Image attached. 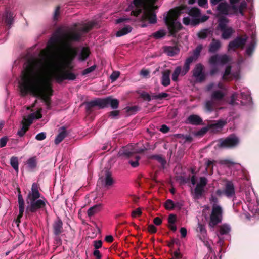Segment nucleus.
Masks as SVG:
<instances>
[{
  "instance_id": "obj_1",
  "label": "nucleus",
  "mask_w": 259,
  "mask_h": 259,
  "mask_svg": "<svg viewBox=\"0 0 259 259\" xmlns=\"http://www.w3.org/2000/svg\"><path fill=\"white\" fill-rule=\"evenodd\" d=\"M51 65L52 61L48 55L37 60L29 61L22 72L21 81L19 83L22 96L31 93L45 103L47 109L51 108V97L53 90L50 79H42L41 75L46 72Z\"/></svg>"
},
{
  "instance_id": "obj_2",
  "label": "nucleus",
  "mask_w": 259,
  "mask_h": 259,
  "mask_svg": "<svg viewBox=\"0 0 259 259\" xmlns=\"http://www.w3.org/2000/svg\"><path fill=\"white\" fill-rule=\"evenodd\" d=\"M38 189V185L36 183H33L31 191L28 193L26 198V202L28 204L26 209L27 214H29L30 213H35L46 206L45 201L41 199H38L41 195Z\"/></svg>"
},
{
  "instance_id": "obj_3",
  "label": "nucleus",
  "mask_w": 259,
  "mask_h": 259,
  "mask_svg": "<svg viewBox=\"0 0 259 259\" xmlns=\"http://www.w3.org/2000/svg\"><path fill=\"white\" fill-rule=\"evenodd\" d=\"M147 149L144 146L139 147L138 144L135 145H128L123 147L122 150L119 152L120 156H123L130 159L128 163L133 167H137L139 166V160L140 157L135 155L138 153H142Z\"/></svg>"
},
{
  "instance_id": "obj_4",
  "label": "nucleus",
  "mask_w": 259,
  "mask_h": 259,
  "mask_svg": "<svg viewBox=\"0 0 259 259\" xmlns=\"http://www.w3.org/2000/svg\"><path fill=\"white\" fill-rule=\"evenodd\" d=\"M94 21L89 22L84 24L78 31H71L64 35V38L68 41L78 42L82 37V32L88 33L95 26Z\"/></svg>"
},
{
  "instance_id": "obj_5",
  "label": "nucleus",
  "mask_w": 259,
  "mask_h": 259,
  "mask_svg": "<svg viewBox=\"0 0 259 259\" xmlns=\"http://www.w3.org/2000/svg\"><path fill=\"white\" fill-rule=\"evenodd\" d=\"M176 11L171 9L169 11L167 15L164 17V21L169 31L170 35L175 36L176 33L181 29L182 26L181 24L176 21L175 17Z\"/></svg>"
},
{
  "instance_id": "obj_6",
  "label": "nucleus",
  "mask_w": 259,
  "mask_h": 259,
  "mask_svg": "<svg viewBox=\"0 0 259 259\" xmlns=\"http://www.w3.org/2000/svg\"><path fill=\"white\" fill-rule=\"evenodd\" d=\"M229 20L224 16H221L218 19L217 29L221 32V38L224 40L229 39L235 32L234 29L231 26H228Z\"/></svg>"
},
{
  "instance_id": "obj_7",
  "label": "nucleus",
  "mask_w": 259,
  "mask_h": 259,
  "mask_svg": "<svg viewBox=\"0 0 259 259\" xmlns=\"http://www.w3.org/2000/svg\"><path fill=\"white\" fill-rule=\"evenodd\" d=\"M158 7L157 6H153L151 5L147 6L145 8L143 14L141 17L142 21L141 27H145L147 26L145 22L148 21L150 24H155L157 22L156 15L154 12L155 9H157Z\"/></svg>"
},
{
  "instance_id": "obj_8",
  "label": "nucleus",
  "mask_w": 259,
  "mask_h": 259,
  "mask_svg": "<svg viewBox=\"0 0 259 259\" xmlns=\"http://www.w3.org/2000/svg\"><path fill=\"white\" fill-rule=\"evenodd\" d=\"M156 0H133L132 3L129 6V10H131V15L138 16L142 11L146 8V3L153 4Z\"/></svg>"
},
{
  "instance_id": "obj_9",
  "label": "nucleus",
  "mask_w": 259,
  "mask_h": 259,
  "mask_svg": "<svg viewBox=\"0 0 259 259\" xmlns=\"http://www.w3.org/2000/svg\"><path fill=\"white\" fill-rule=\"evenodd\" d=\"M64 60L66 67L70 68L72 62L77 56L78 51L76 48L72 47L68 42L64 44Z\"/></svg>"
},
{
  "instance_id": "obj_10",
  "label": "nucleus",
  "mask_w": 259,
  "mask_h": 259,
  "mask_svg": "<svg viewBox=\"0 0 259 259\" xmlns=\"http://www.w3.org/2000/svg\"><path fill=\"white\" fill-rule=\"evenodd\" d=\"M52 77L58 83L64 80H74L76 78V75L69 71L57 69L52 73Z\"/></svg>"
},
{
  "instance_id": "obj_11",
  "label": "nucleus",
  "mask_w": 259,
  "mask_h": 259,
  "mask_svg": "<svg viewBox=\"0 0 259 259\" xmlns=\"http://www.w3.org/2000/svg\"><path fill=\"white\" fill-rule=\"evenodd\" d=\"M239 143V138L235 135L232 134L225 139H220L218 146L220 148L231 149L236 147Z\"/></svg>"
},
{
  "instance_id": "obj_12",
  "label": "nucleus",
  "mask_w": 259,
  "mask_h": 259,
  "mask_svg": "<svg viewBox=\"0 0 259 259\" xmlns=\"http://www.w3.org/2000/svg\"><path fill=\"white\" fill-rule=\"evenodd\" d=\"M192 72L196 82L202 83L206 80V74L204 72V66L201 63L197 64Z\"/></svg>"
},
{
  "instance_id": "obj_13",
  "label": "nucleus",
  "mask_w": 259,
  "mask_h": 259,
  "mask_svg": "<svg viewBox=\"0 0 259 259\" xmlns=\"http://www.w3.org/2000/svg\"><path fill=\"white\" fill-rule=\"evenodd\" d=\"M223 210L219 205H213L210 214L209 225L212 227L217 225L222 221Z\"/></svg>"
},
{
  "instance_id": "obj_14",
  "label": "nucleus",
  "mask_w": 259,
  "mask_h": 259,
  "mask_svg": "<svg viewBox=\"0 0 259 259\" xmlns=\"http://www.w3.org/2000/svg\"><path fill=\"white\" fill-rule=\"evenodd\" d=\"M239 99L242 100L241 101V103L242 105H245L246 103L250 102L251 100L250 95L244 92H241L239 95H237V94L234 93L231 96V104L232 105L235 104L236 100H239Z\"/></svg>"
},
{
  "instance_id": "obj_15",
  "label": "nucleus",
  "mask_w": 259,
  "mask_h": 259,
  "mask_svg": "<svg viewBox=\"0 0 259 259\" xmlns=\"http://www.w3.org/2000/svg\"><path fill=\"white\" fill-rule=\"evenodd\" d=\"M85 105V111L88 114H91L94 111V108L98 106L99 109H103V104L102 98H97L94 100L89 102H86L84 103Z\"/></svg>"
},
{
  "instance_id": "obj_16",
  "label": "nucleus",
  "mask_w": 259,
  "mask_h": 259,
  "mask_svg": "<svg viewBox=\"0 0 259 259\" xmlns=\"http://www.w3.org/2000/svg\"><path fill=\"white\" fill-rule=\"evenodd\" d=\"M209 19V16L203 15L201 17L192 18L191 19L189 17H185L183 19V22L185 25H190L192 26H197L201 23L206 21Z\"/></svg>"
},
{
  "instance_id": "obj_17",
  "label": "nucleus",
  "mask_w": 259,
  "mask_h": 259,
  "mask_svg": "<svg viewBox=\"0 0 259 259\" xmlns=\"http://www.w3.org/2000/svg\"><path fill=\"white\" fill-rule=\"evenodd\" d=\"M247 36L244 35L243 37L238 36L233 40L230 41L228 45L229 49L235 50V49L241 48L243 49L247 41Z\"/></svg>"
},
{
  "instance_id": "obj_18",
  "label": "nucleus",
  "mask_w": 259,
  "mask_h": 259,
  "mask_svg": "<svg viewBox=\"0 0 259 259\" xmlns=\"http://www.w3.org/2000/svg\"><path fill=\"white\" fill-rule=\"evenodd\" d=\"M33 114H29L27 118H23L22 121V126L17 132V135L20 137H23L28 130L29 126L33 122Z\"/></svg>"
},
{
  "instance_id": "obj_19",
  "label": "nucleus",
  "mask_w": 259,
  "mask_h": 259,
  "mask_svg": "<svg viewBox=\"0 0 259 259\" xmlns=\"http://www.w3.org/2000/svg\"><path fill=\"white\" fill-rule=\"evenodd\" d=\"M103 108L107 107L109 106L113 109H116L118 108L119 102L116 99L113 98L109 96L105 98H102Z\"/></svg>"
},
{
  "instance_id": "obj_20",
  "label": "nucleus",
  "mask_w": 259,
  "mask_h": 259,
  "mask_svg": "<svg viewBox=\"0 0 259 259\" xmlns=\"http://www.w3.org/2000/svg\"><path fill=\"white\" fill-rule=\"evenodd\" d=\"M218 11V18L221 16H226L233 14V13L229 11V5L227 2H221L219 3L217 7Z\"/></svg>"
},
{
  "instance_id": "obj_21",
  "label": "nucleus",
  "mask_w": 259,
  "mask_h": 259,
  "mask_svg": "<svg viewBox=\"0 0 259 259\" xmlns=\"http://www.w3.org/2000/svg\"><path fill=\"white\" fill-rule=\"evenodd\" d=\"M18 204H19V213L17 217V220L18 222H20V219L23 217V213L25 209V203L24 200L23 199V196L21 194V191L20 188H18Z\"/></svg>"
},
{
  "instance_id": "obj_22",
  "label": "nucleus",
  "mask_w": 259,
  "mask_h": 259,
  "mask_svg": "<svg viewBox=\"0 0 259 259\" xmlns=\"http://www.w3.org/2000/svg\"><path fill=\"white\" fill-rule=\"evenodd\" d=\"M53 233L56 236L59 235L63 232V222L58 218L53 224Z\"/></svg>"
},
{
  "instance_id": "obj_23",
  "label": "nucleus",
  "mask_w": 259,
  "mask_h": 259,
  "mask_svg": "<svg viewBox=\"0 0 259 259\" xmlns=\"http://www.w3.org/2000/svg\"><path fill=\"white\" fill-rule=\"evenodd\" d=\"M221 47V41L219 39L213 38L209 45L208 52L211 53H215L220 50Z\"/></svg>"
},
{
  "instance_id": "obj_24",
  "label": "nucleus",
  "mask_w": 259,
  "mask_h": 259,
  "mask_svg": "<svg viewBox=\"0 0 259 259\" xmlns=\"http://www.w3.org/2000/svg\"><path fill=\"white\" fill-rule=\"evenodd\" d=\"M171 71L166 69L162 72V76L161 77V83L164 87H167L170 84V74Z\"/></svg>"
},
{
  "instance_id": "obj_25",
  "label": "nucleus",
  "mask_w": 259,
  "mask_h": 259,
  "mask_svg": "<svg viewBox=\"0 0 259 259\" xmlns=\"http://www.w3.org/2000/svg\"><path fill=\"white\" fill-rule=\"evenodd\" d=\"M224 194L228 197H231L235 195V188L233 183L228 181L225 184Z\"/></svg>"
},
{
  "instance_id": "obj_26",
  "label": "nucleus",
  "mask_w": 259,
  "mask_h": 259,
  "mask_svg": "<svg viewBox=\"0 0 259 259\" xmlns=\"http://www.w3.org/2000/svg\"><path fill=\"white\" fill-rule=\"evenodd\" d=\"M91 52L89 47H83L78 56V60L80 61H85L90 56Z\"/></svg>"
},
{
  "instance_id": "obj_27",
  "label": "nucleus",
  "mask_w": 259,
  "mask_h": 259,
  "mask_svg": "<svg viewBox=\"0 0 259 259\" xmlns=\"http://www.w3.org/2000/svg\"><path fill=\"white\" fill-rule=\"evenodd\" d=\"M213 31L210 28H204L201 29L197 34V36L199 39H206L209 36H212Z\"/></svg>"
},
{
  "instance_id": "obj_28",
  "label": "nucleus",
  "mask_w": 259,
  "mask_h": 259,
  "mask_svg": "<svg viewBox=\"0 0 259 259\" xmlns=\"http://www.w3.org/2000/svg\"><path fill=\"white\" fill-rule=\"evenodd\" d=\"M164 52L169 56H174L180 52V49L177 46H164L163 47Z\"/></svg>"
},
{
  "instance_id": "obj_29",
  "label": "nucleus",
  "mask_w": 259,
  "mask_h": 259,
  "mask_svg": "<svg viewBox=\"0 0 259 259\" xmlns=\"http://www.w3.org/2000/svg\"><path fill=\"white\" fill-rule=\"evenodd\" d=\"M187 121L189 123L195 125H201L203 122L202 118L195 114L190 115L187 118Z\"/></svg>"
},
{
  "instance_id": "obj_30",
  "label": "nucleus",
  "mask_w": 259,
  "mask_h": 259,
  "mask_svg": "<svg viewBox=\"0 0 259 259\" xmlns=\"http://www.w3.org/2000/svg\"><path fill=\"white\" fill-rule=\"evenodd\" d=\"M28 168L30 171H34L37 166V160L36 156L29 158L27 161Z\"/></svg>"
},
{
  "instance_id": "obj_31",
  "label": "nucleus",
  "mask_w": 259,
  "mask_h": 259,
  "mask_svg": "<svg viewBox=\"0 0 259 259\" xmlns=\"http://www.w3.org/2000/svg\"><path fill=\"white\" fill-rule=\"evenodd\" d=\"M62 38L61 36L57 34H55L53 36L49 39L48 42V46L51 48H54L56 44L61 40Z\"/></svg>"
},
{
  "instance_id": "obj_32",
  "label": "nucleus",
  "mask_w": 259,
  "mask_h": 259,
  "mask_svg": "<svg viewBox=\"0 0 259 259\" xmlns=\"http://www.w3.org/2000/svg\"><path fill=\"white\" fill-rule=\"evenodd\" d=\"M102 208L101 204H98L90 207L88 210V215L89 217H92L101 211Z\"/></svg>"
},
{
  "instance_id": "obj_33",
  "label": "nucleus",
  "mask_w": 259,
  "mask_h": 259,
  "mask_svg": "<svg viewBox=\"0 0 259 259\" xmlns=\"http://www.w3.org/2000/svg\"><path fill=\"white\" fill-rule=\"evenodd\" d=\"M66 136L67 132L63 127L62 130L59 132V133L56 136L54 140L55 144L56 145L59 144L61 142L63 141V140L66 137Z\"/></svg>"
},
{
  "instance_id": "obj_34",
  "label": "nucleus",
  "mask_w": 259,
  "mask_h": 259,
  "mask_svg": "<svg viewBox=\"0 0 259 259\" xmlns=\"http://www.w3.org/2000/svg\"><path fill=\"white\" fill-rule=\"evenodd\" d=\"M203 49L202 45H199L197 46L196 49L193 51V55L188 58H191L193 61H196L200 55V53Z\"/></svg>"
},
{
  "instance_id": "obj_35",
  "label": "nucleus",
  "mask_w": 259,
  "mask_h": 259,
  "mask_svg": "<svg viewBox=\"0 0 259 259\" xmlns=\"http://www.w3.org/2000/svg\"><path fill=\"white\" fill-rule=\"evenodd\" d=\"M113 183L114 180L112 177L111 172L108 171H106L104 183L105 186H111L113 185Z\"/></svg>"
},
{
  "instance_id": "obj_36",
  "label": "nucleus",
  "mask_w": 259,
  "mask_h": 259,
  "mask_svg": "<svg viewBox=\"0 0 259 259\" xmlns=\"http://www.w3.org/2000/svg\"><path fill=\"white\" fill-rule=\"evenodd\" d=\"M193 59L191 58H188L185 62L184 65L183 66V69L182 70V75H185L190 70V65L191 63L193 62Z\"/></svg>"
},
{
  "instance_id": "obj_37",
  "label": "nucleus",
  "mask_w": 259,
  "mask_h": 259,
  "mask_svg": "<svg viewBox=\"0 0 259 259\" xmlns=\"http://www.w3.org/2000/svg\"><path fill=\"white\" fill-rule=\"evenodd\" d=\"M132 31V27L130 25H127L118 31L116 35L117 37H121L130 33Z\"/></svg>"
},
{
  "instance_id": "obj_38",
  "label": "nucleus",
  "mask_w": 259,
  "mask_h": 259,
  "mask_svg": "<svg viewBox=\"0 0 259 259\" xmlns=\"http://www.w3.org/2000/svg\"><path fill=\"white\" fill-rule=\"evenodd\" d=\"M204 192V188L202 187H201L200 186L197 185L194 191L195 198L196 199L201 198Z\"/></svg>"
},
{
  "instance_id": "obj_39",
  "label": "nucleus",
  "mask_w": 259,
  "mask_h": 259,
  "mask_svg": "<svg viewBox=\"0 0 259 259\" xmlns=\"http://www.w3.org/2000/svg\"><path fill=\"white\" fill-rule=\"evenodd\" d=\"M226 123L225 121L219 120L214 123L209 124V127L213 130L221 129Z\"/></svg>"
},
{
  "instance_id": "obj_40",
  "label": "nucleus",
  "mask_w": 259,
  "mask_h": 259,
  "mask_svg": "<svg viewBox=\"0 0 259 259\" xmlns=\"http://www.w3.org/2000/svg\"><path fill=\"white\" fill-rule=\"evenodd\" d=\"M224 97V94L219 90L214 91L212 92L211 97L213 100L219 101L222 100Z\"/></svg>"
},
{
  "instance_id": "obj_41",
  "label": "nucleus",
  "mask_w": 259,
  "mask_h": 259,
  "mask_svg": "<svg viewBox=\"0 0 259 259\" xmlns=\"http://www.w3.org/2000/svg\"><path fill=\"white\" fill-rule=\"evenodd\" d=\"M188 14L194 17L193 18H197L200 17L201 11L197 7H193L189 10Z\"/></svg>"
},
{
  "instance_id": "obj_42",
  "label": "nucleus",
  "mask_w": 259,
  "mask_h": 259,
  "mask_svg": "<svg viewBox=\"0 0 259 259\" xmlns=\"http://www.w3.org/2000/svg\"><path fill=\"white\" fill-rule=\"evenodd\" d=\"M10 164L12 167L15 169V170L17 172H18L19 163L18 158L14 156L12 157L10 159Z\"/></svg>"
},
{
  "instance_id": "obj_43",
  "label": "nucleus",
  "mask_w": 259,
  "mask_h": 259,
  "mask_svg": "<svg viewBox=\"0 0 259 259\" xmlns=\"http://www.w3.org/2000/svg\"><path fill=\"white\" fill-rule=\"evenodd\" d=\"M166 35V32L164 30L160 29L152 34V36L156 39H159Z\"/></svg>"
},
{
  "instance_id": "obj_44",
  "label": "nucleus",
  "mask_w": 259,
  "mask_h": 259,
  "mask_svg": "<svg viewBox=\"0 0 259 259\" xmlns=\"http://www.w3.org/2000/svg\"><path fill=\"white\" fill-rule=\"evenodd\" d=\"M180 74H182L181 67L178 66L175 68L173 73L172 74V80L174 81H177L178 80V77Z\"/></svg>"
},
{
  "instance_id": "obj_45",
  "label": "nucleus",
  "mask_w": 259,
  "mask_h": 259,
  "mask_svg": "<svg viewBox=\"0 0 259 259\" xmlns=\"http://www.w3.org/2000/svg\"><path fill=\"white\" fill-rule=\"evenodd\" d=\"M164 207L166 210H172L177 207V205L175 204L171 199H167L165 202Z\"/></svg>"
},
{
  "instance_id": "obj_46",
  "label": "nucleus",
  "mask_w": 259,
  "mask_h": 259,
  "mask_svg": "<svg viewBox=\"0 0 259 259\" xmlns=\"http://www.w3.org/2000/svg\"><path fill=\"white\" fill-rule=\"evenodd\" d=\"M230 231V227L226 224L222 225L220 228V233L222 235L228 234Z\"/></svg>"
},
{
  "instance_id": "obj_47",
  "label": "nucleus",
  "mask_w": 259,
  "mask_h": 259,
  "mask_svg": "<svg viewBox=\"0 0 259 259\" xmlns=\"http://www.w3.org/2000/svg\"><path fill=\"white\" fill-rule=\"evenodd\" d=\"M6 23L9 25H11L12 24L13 22V14L11 12H7L6 14Z\"/></svg>"
},
{
  "instance_id": "obj_48",
  "label": "nucleus",
  "mask_w": 259,
  "mask_h": 259,
  "mask_svg": "<svg viewBox=\"0 0 259 259\" xmlns=\"http://www.w3.org/2000/svg\"><path fill=\"white\" fill-rule=\"evenodd\" d=\"M214 103L212 101L208 100L205 102L204 109L208 112H211L213 110Z\"/></svg>"
},
{
  "instance_id": "obj_49",
  "label": "nucleus",
  "mask_w": 259,
  "mask_h": 259,
  "mask_svg": "<svg viewBox=\"0 0 259 259\" xmlns=\"http://www.w3.org/2000/svg\"><path fill=\"white\" fill-rule=\"evenodd\" d=\"M255 43L254 41H252L249 45L247 47L246 49V53L248 56H251L254 50Z\"/></svg>"
},
{
  "instance_id": "obj_50",
  "label": "nucleus",
  "mask_w": 259,
  "mask_h": 259,
  "mask_svg": "<svg viewBox=\"0 0 259 259\" xmlns=\"http://www.w3.org/2000/svg\"><path fill=\"white\" fill-rule=\"evenodd\" d=\"M171 259H187L186 257H185L180 252V249L174 251L172 254V257Z\"/></svg>"
},
{
  "instance_id": "obj_51",
  "label": "nucleus",
  "mask_w": 259,
  "mask_h": 259,
  "mask_svg": "<svg viewBox=\"0 0 259 259\" xmlns=\"http://www.w3.org/2000/svg\"><path fill=\"white\" fill-rule=\"evenodd\" d=\"M169 96V94L166 93H161L157 95L153 94L152 95V99L162 100L163 98H166Z\"/></svg>"
},
{
  "instance_id": "obj_52",
  "label": "nucleus",
  "mask_w": 259,
  "mask_h": 259,
  "mask_svg": "<svg viewBox=\"0 0 259 259\" xmlns=\"http://www.w3.org/2000/svg\"><path fill=\"white\" fill-rule=\"evenodd\" d=\"M152 158L156 160L161 165L164 167L166 164V161L161 156L155 155L152 156Z\"/></svg>"
},
{
  "instance_id": "obj_53",
  "label": "nucleus",
  "mask_w": 259,
  "mask_h": 259,
  "mask_svg": "<svg viewBox=\"0 0 259 259\" xmlns=\"http://www.w3.org/2000/svg\"><path fill=\"white\" fill-rule=\"evenodd\" d=\"M140 97L142 98L144 101H150L152 99V95L150 96L148 93L143 91L140 94Z\"/></svg>"
},
{
  "instance_id": "obj_54",
  "label": "nucleus",
  "mask_w": 259,
  "mask_h": 259,
  "mask_svg": "<svg viewBox=\"0 0 259 259\" xmlns=\"http://www.w3.org/2000/svg\"><path fill=\"white\" fill-rule=\"evenodd\" d=\"M140 110V107L138 106L135 105L131 107H127L126 108V111L130 113L134 114Z\"/></svg>"
},
{
  "instance_id": "obj_55",
  "label": "nucleus",
  "mask_w": 259,
  "mask_h": 259,
  "mask_svg": "<svg viewBox=\"0 0 259 259\" xmlns=\"http://www.w3.org/2000/svg\"><path fill=\"white\" fill-rule=\"evenodd\" d=\"M231 67L230 66H228L226 67L224 73L222 76V79L224 80H227L228 77L227 76L230 74L231 73Z\"/></svg>"
},
{
  "instance_id": "obj_56",
  "label": "nucleus",
  "mask_w": 259,
  "mask_h": 259,
  "mask_svg": "<svg viewBox=\"0 0 259 259\" xmlns=\"http://www.w3.org/2000/svg\"><path fill=\"white\" fill-rule=\"evenodd\" d=\"M229 61V58L228 55L224 54L219 56V62L223 64L227 63Z\"/></svg>"
},
{
  "instance_id": "obj_57",
  "label": "nucleus",
  "mask_w": 259,
  "mask_h": 259,
  "mask_svg": "<svg viewBox=\"0 0 259 259\" xmlns=\"http://www.w3.org/2000/svg\"><path fill=\"white\" fill-rule=\"evenodd\" d=\"M198 231H199L203 237L206 234V230L204 225L198 223Z\"/></svg>"
},
{
  "instance_id": "obj_58",
  "label": "nucleus",
  "mask_w": 259,
  "mask_h": 259,
  "mask_svg": "<svg viewBox=\"0 0 259 259\" xmlns=\"http://www.w3.org/2000/svg\"><path fill=\"white\" fill-rule=\"evenodd\" d=\"M96 67L97 66L96 65H94L88 68L85 69L84 70H83L82 72V75H84L92 72L96 69Z\"/></svg>"
},
{
  "instance_id": "obj_59",
  "label": "nucleus",
  "mask_w": 259,
  "mask_h": 259,
  "mask_svg": "<svg viewBox=\"0 0 259 259\" xmlns=\"http://www.w3.org/2000/svg\"><path fill=\"white\" fill-rule=\"evenodd\" d=\"M219 163L221 165H226L228 167H230L231 166H233L235 164V163L230 160L228 159H224L220 160Z\"/></svg>"
},
{
  "instance_id": "obj_60",
  "label": "nucleus",
  "mask_w": 259,
  "mask_h": 259,
  "mask_svg": "<svg viewBox=\"0 0 259 259\" xmlns=\"http://www.w3.org/2000/svg\"><path fill=\"white\" fill-rule=\"evenodd\" d=\"M219 61V56L217 54L212 56L209 60L211 64H215Z\"/></svg>"
},
{
  "instance_id": "obj_61",
  "label": "nucleus",
  "mask_w": 259,
  "mask_h": 259,
  "mask_svg": "<svg viewBox=\"0 0 259 259\" xmlns=\"http://www.w3.org/2000/svg\"><path fill=\"white\" fill-rule=\"evenodd\" d=\"M120 73L119 71H113L110 75V79L112 81H115L119 76Z\"/></svg>"
},
{
  "instance_id": "obj_62",
  "label": "nucleus",
  "mask_w": 259,
  "mask_h": 259,
  "mask_svg": "<svg viewBox=\"0 0 259 259\" xmlns=\"http://www.w3.org/2000/svg\"><path fill=\"white\" fill-rule=\"evenodd\" d=\"M207 180L205 177H201L200 179L199 183L197 184V185L202 187L203 188L207 185Z\"/></svg>"
},
{
  "instance_id": "obj_63",
  "label": "nucleus",
  "mask_w": 259,
  "mask_h": 259,
  "mask_svg": "<svg viewBox=\"0 0 259 259\" xmlns=\"http://www.w3.org/2000/svg\"><path fill=\"white\" fill-rule=\"evenodd\" d=\"M177 216L174 214H170L168 217V222L170 224H173L176 222Z\"/></svg>"
},
{
  "instance_id": "obj_64",
  "label": "nucleus",
  "mask_w": 259,
  "mask_h": 259,
  "mask_svg": "<svg viewBox=\"0 0 259 259\" xmlns=\"http://www.w3.org/2000/svg\"><path fill=\"white\" fill-rule=\"evenodd\" d=\"M95 250H98V249L101 248L102 246V241L101 240H95L93 242Z\"/></svg>"
}]
</instances>
